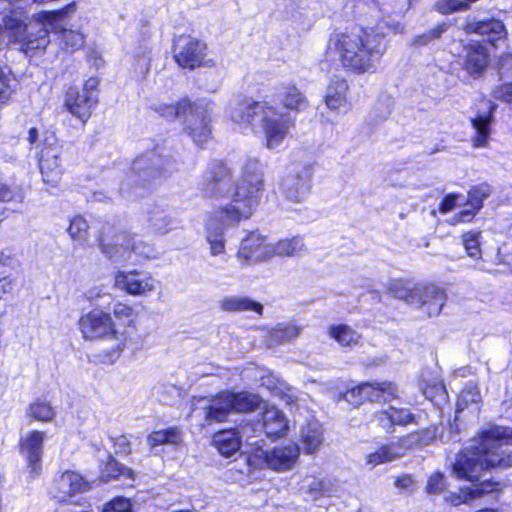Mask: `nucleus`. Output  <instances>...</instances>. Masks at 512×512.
<instances>
[{
	"mask_svg": "<svg viewBox=\"0 0 512 512\" xmlns=\"http://www.w3.org/2000/svg\"><path fill=\"white\" fill-rule=\"evenodd\" d=\"M380 25L374 28L335 30L328 38L325 58L354 74L374 73L387 50Z\"/></svg>",
	"mask_w": 512,
	"mask_h": 512,
	"instance_id": "1",
	"label": "nucleus"
},
{
	"mask_svg": "<svg viewBox=\"0 0 512 512\" xmlns=\"http://www.w3.org/2000/svg\"><path fill=\"white\" fill-rule=\"evenodd\" d=\"M131 255L132 254H136L140 257H143V258H146V259H151V258H155L156 257V251L155 249L143 242V241H137L135 236L132 235V242H131Z\"/></svg>",
	"mask_w": 512,
	"mask_h": 512,
	"instance_id": "53",
	"label": "nucleus"
},
{
	"mask_svg": "<svg viewBox=\"0 0 512 512\" xmlns=\"http://www.w3.org/2000/svg\"><path fill=\"white\" fill-rule=\"evenodd\" d=\"M403 456L402 444L390 443L380 446L376 451L367 454L366 463L374 468L392 462Z\"/></svg>",
	"mask_w": 512,
	"mask_h": 512,
	"instance_id": "35",
	"label": "nucleus"
},
{
	"mask_svg": "<svg viewBox=\"0 0 512 512\" xmlns=\"http://www.w3.org/2000/svg\"><path fill=\"white\" fill-rule=\"evenodd\" d=\"M59 34L58 40L63 49L74 52L83 47L85 42L84 35L76 30L62 29L57 32Z\"/></svg>",
	"mask_w": 512,
	"mask_h": 512,
	"instance_id": "42",
	"label": "nucleus"
},
{
	"mask_svg": "<svg viewBox=\"0 0 512 512\" xmlns=\"http://www.w3.org/2000/svg\"><path fill=\"white\" fill-rule=\"evenodd\" d=\"M242 380L250 382H260V384H274L278 379L267 369L250 366L242 372Z\"/></svg>",
	"mask_w": 512,
	"mask_h": 512,
	"instance_id": "44",
	"label": "nucleus"
},
{
	"mask_svg": "<svg viewBox=\"0 0 512 512\" xmlns=\"http://www.w3.org/2000/svg\"><path fill=\"white\" fill-rule=\"evenodd\" d=\"M462 28L466 33L485 36L493 46H497V42L504 40L507 36V30L503 22L496 18L478 20L468 16Z\"/></svg>",
	"mask_w": 512,
	"mask_h": 512,
	"instance_id": "19",
	"label": "nucleus"
},
{
	"mask_svg": "<svg viewBox=\"0 0 512 512\" xmlns=\"http://www.w3.org/2000/svg\"><path fill=\"white\" fill-rule=\"evenodd\" d=\"M22 2H9L0 0V12L9 14L3 17L4 27L9 37L14 42L21 44V49L26 55H34L36 51L44 50L49 44V27L63 15L61 11L43 12L39 16L43 23L36 22L27 25L23 14L18 11L25 7Z\"/></svg>",
	"mask_w": 512,
	"mask_h": 512,
	"instance_id": "5",
	"label": "nucleus"
},
{
	"mask_svg": "<svg viewBox=\"0 0 512 512\" xmlns=\"http://www.w3.org/2000/svg\"><path fill=\"white\" fill-rule=\"evenodd\" d=\"M311 170L302 163H292L285 171L281 182L282 192L293 202L303 201L310 192Z\"/></svg>",
	"mask_w": 512,
	"mask_h": 512,
	"instance_id": "14",
	"label": "nucleus"
},
{
	"mask_svg": "<svg viewBox=\"0 0 512 512\" xmlns=\"http://www.w3.org/2000/svg\"><path fill=\"white\" fill-rule=\"evenodd\" d=\"M263 405L262 399L249 392L222 393L211 401L205 409V418L208 424L223 422L230 411L251 412Z\"/></svg>",
	"mask_w": 512,
	"mask_h": 512,
	"instance_id": "9",
	"label": "nucleus"
},
{
	"mask_svg": "<svg viewBox=\"0 0 512 512\" xmlns=\"http://www.w3.org/2000/svg\"><path fill=\"white\" fill-rule=\"evenodd\" d=\"M418 287L434 288V289H436L437 292H439V294H441L442 301H441V303L439 305L438 311L435 312V313L432 312V310H430V306H432L436 302V297L428 296L426 293L421 295L420 303H413L412 306L422 309L430 317L431 316L439 315L441 310H442V308H443V306L445 305V302H446V299H447V296H446L444 290H442L441 288H439V287H437L435 285H422V284H419Z\"/></svg>",
	"mask_w": 512,
	"mask_h": 512,
	"instance_id": "43",
	"label": "nucleus"
},
{
	"mask_svg": "<svg viewBox=\"0 0 512 512\" xmlns=\"http://www.w3.org/2000/svg\"><path fill=\"white\" fill-rule=\"evenodd\" d=\"M30 416L38 421H51L55 416L54 409L46 401L37 400L29 407Z\"/></svg>",
	"mask_w": 512,
	"mask_h": 512,
	"instance_id": "46",
	"label": "nucleus"
},
{
	"mask_svg": "<svg viewBox=\"0 0 512 512\" xmlns=\"http://www.w3.org/2000/svg\"><path fill=\"white\" fill-rule=\"evenodd\" d=\"M158 281L146 271H117L114 275L115 288L132 296H146L155 291Z\"/></svg>",
	"mask_w": 512,
	"mask_h": 512,
	"instance_id": "16",
	"label": "nucleus"
},
{
	"mask_svg": "<svg viewBox=\"0 0 512 512\" xmlns=\"http://www.w3.org/2000/svg\"><path fill=\"white\" fill-rule=\"evenodd\" d=\"M478 386H465L458 395L457 398V411H462L469 404H477L480 399V392Z\"/></svg>",
	"mask_w": 512,
	"mask_h": 512,
	"instance_id": "48",
	"label": "nucleus"
},
{
	"mask_svg": "<svg viewBox=\"0 0 512 512\" xmlns=\"http://www.w3.org/2000/svg\"><path fill=\"white\" fill-rule=\"evenodd\" d=\"M132 504L128 498L117 497L105 505L103 512H130Z\"/></svg>",
	"mask_w": 512,
	"mask_h": 512,
	"instance_id": "54",
	"label": "nucleus"
},
{
	"mask_svg": "<svg viewBox=\"0 0 512 512\" xmlns=\"http://www.w3.org/2000/svg\"><path fill=\"white\" fill-rule=\"evenodd\" d=\"M479 209L475 207L467 206L459 214L455 216L456 222H469Z\"/></svg>",
	"mask_w": 512,
	"mask_h": 512,
	"instance_id": "62",
	"label": "nucleus"
},
{
	"mask_svg": "<svg viewBox=\"0 0 512 512\" xmlns=\"http://www.w3.org/2000/svg\"><path fill=\"white\" fill-rule=\"evenodd\" d=\"M277 99L286 110L302 112L309 107L306 96L294 85L284 86L277 93Z\"/></svg>",
	"mask_w": 512,
	"mask_h": 512,
	"instance_id": "32",
	"label": "nucleus"
},
{
	"mask_svg": "<svg viewBox=\"0 0 512 512\" xmlns=\"http://www.w3.org/2000/svg\"><path fill=\"white\" fill-rule=\"evenodd\" d=\"M391 387L392 386H386L385 388L382 386H353L345 392L340 391L339 399L342 398L354 406L361 405L366 398L371 402L385 403L390 401L393 397Z\"/></svg>",
	"mask_w": 512,
	"mask_h": 512,
	"instance_id": "22",
	"label": "nucleus"
},
{
	"mask_svg": "<svg viewBox=\"0 0 512 512\" xmlns=\"http://www.w3.org/2000/svg\"><path fill=\"white\" fill-rule=\"evenodd\" d=\"M146 442L151 450L162 445L172 446L177 449L185 444L183 430L176 426L153 431L147 436Z\"/></svg>",
	"mask_w": 512,
	"mask_h": 512,
	"instance_id": "29",
	"label": "nucleus"
},
{
	"mask_svg": "<svg viewBox=\"0 0 512 512\" xmlns=\"http://www.w3.org/2000/svg\"><path fill=\"white\" fill-rule=\"evenodd\" d=\"M82 337L88 341L106 340L112 342L104 363L115 362L124 351L129 340V333L117 328L112 315L101 309H92L81 315L78 321Z\"/></svg>",
	"mask_w": 512,
	"mask_h": 512,
	"instance_id": "7",
	"label": "nucleus"
},
{
	"mask_svg": "<svg viewBox=\"0 0 512 512\" xmlns=\"http://www.w3.org/2000/svg\"><path fill=\"white\" fill-rule=\"evenodd\" d=\"M324 440L323 429L317 420H310L300 429V442L307 454L316 452Z\"/></svg>",
	"mask_w": 512,
	"mask_h": 512,
	"instance_id": "30",
	"label": "nucleus"
},
{
	"mask_svg": "<svg viewBox=\"0 0 512 512\" xmlns=\"http://www.w3.org/2000/svg\"><path fill=\"white\" fill-rule=\"evenodd\" d=\"M394 425L406 426L414 422V415L408 409L390 407Z\"/></svg>",
	"mask_w": 512,
	"mask_h": 512,
	"instance_id": "55",
	"label": "nucleus"
},
{
	"mask_svg": "<svg viewBox=\"0 0 512 512\" xmlns=\"http://www.w3.org/2000/svg\"><path fill=\"white\" fill-rule=\"evenodd\" d=\"M89 225L82 216H75L68 227L70 237L75 241H84L87 236Z\"/></svg>",
	"mask_w": 512,
	"mask_h": 512,
	"instance_id": "49",
	"label": "nucleus"
},
{
	"mask_svg": "<svg viewBox=\"0 0 512 512\" xmlns=\"http://www.w3.org/2000/svg\"><path fill=\"white\" fill-rule=\"evenodd\" d=\"M0 201L2 202H22L23 195L19 192H15L10 189L7 185L0 183Z\"/></svg>",
	"mask_w": 512,
	"mask_h": 512,
	"instance_id": "58",
	"label": "nucleus"
},
{
	"mask_svg": "<svg viewBox=\"0 0 512 512\" xmlns=\"http://www.w3.org/2000/svg\"><path fill=\"white\" fill-rule=\"evenodd\" d=\"M132 474V470L110 458L106 464L103 477L105 478V481H108L110 478H118L120 476L132 479Z\"/></svg>",
	"mask_w": 512,
	"mask_h": 512,
	"instance_id": "51",
	"label": "nucleus"
},
{
	"mask_svg": "<svg viewBox=\"0 0 512 512\" xmlns=\"http://www.w3.org/2000/svg\"><path fill=\"white\" fill-rule=\"evenodd\" d=\"M12 289V281L8 275L0 274V299Z\"/></svg>",
	"mask_w": 512,
	"mask_h": 512,
	"instance_id": "64",
	"label": "nucleus"
},
{
	"mask_svg": "<svg viewBox=\"0 0 512 512\" xmlns=\"http://www.w3.org/2000/svg\"><path fill=\"white\" fill-rule=\"evenodd\" d=\"M436 297V302L430 306L432 312H437L439 305L442 301V296L434 288H422L415 285L411 287L403 280H393L389 285V293L397 298L404 300L406 303L412 306L413 303H420V297L422 294Z\"/></svg>",
	"mask_w": 512,
	"mask_h": 512,
	"instance_id": "21",
	"label": "nucleus"
},
{
	"mask_svg": "<svg viewBox=\"0 0 512 512\" xmlns=\"http://www.w3.org/2000/svg\"><path fill=\"white\" fill-rule=\"evenodd\" d=\"M301 331L302 327L295 323L278 324L267 332L265 344L267 347L283 344L297 338Z\"/></svg>",
	"mask_w": 512,
	"mask_h": 512,
	"instance_id": "34",
	"label": "nucleus"
},
{
	"mask_svg": "<svg viewBox=\"0 0 512 512\" xmlns=\"http://www.w3.org/2000/svg\"><path fill=\"white\" fill-rule=\"evenodd\" d=\"M493 96L495 99L512 102V83L504 84L496 88L493 92Z\"/></svg>",
	"mask_w": 512,
	"mask_h": 512,
	"instance_id": "60",
	"label": "nucleus"
},
{
	"mask_svg": "<svg viewBox=\"0 0 512 512\" xmlns=\"http://www.w3.org/2000/svg\"><path fill=\"white\" fill-rule=\"evenodd\" d=\"M325 104L330 110L338 113H347L351 109L345 79L337 78L331 81L326 90Z\"/></svg>",
	"mask_w": 512,
	"mask_h": 512,
	"instance_id": "26",
	"label": "nucleus"
},
{
	"mask_svg": "<svg viewBox=\"0 0 512 512\" xmlns=\"http://www.w3.org/2000/svg\"><path fill=\"white\" fill-rule=\"evenodd\" d=\"M212 107L208 103H192L185 119L184 128L193 141L202 145L211 137Z\"/></svg>",
	"mask_w": 512,
	"mask_h": 512,
	"instance_id": "15",
	"label": "nucleus"
},
{
	"mask_svg": "<svg viewBox=\"0 0 512 512\" xmlns=\"http://www.w3.org/2000/svg\"><path fill=\"white\" fill-rule=\"evenodd\" d=\"M445 480L444 475L441 473H436L430 476L427 483V492L430 494H439L444 490Z\"/></svg>",
	"mask_w": 512,
	"mask_h": 512,
	"instance_id": "56",
	"label": "nucleus"
},
{
	"mask_svg": "<svg viewBox=\"0 0 512 512\" xmlns=\"http://www.w3.org/2000/svg\"><path fill=\"white\" fill-rule=\"evenodd\" d=\"M248 426H241L240 429H227L222 430L214 434L213 445L223 456L229 457L236 453L241 446L243 438H246V442L253 445V442H249L250 437L248 436Z\"/></svg>",
	"mask_w": 512,
	"mask_h": 512,
	"instance_id": "25",
	"label": "nucleus"
},
{
	"mask_svg": "<svg viewBox=\"0 0 512 512\" xmlns=\"http://www.w3.org/2000/svg\"><path fill=\"white\" fill-rule=\"evenodd\" d=\"M96 103V95L79 91L77 88H69L64 106L73 116L85 123L90 118Z\"/></svg>",
	"mask_w": 512,
	"mask_h": 512,
	"instance_id": "24",
	"label": "nucleus"
},
{
	"mask_svg": "<svg viewBox=\"0 0 512 512\" xmlns=\"http://www.w3.org/2000/svg\"><path fill=\"white\" fill-rule=\"evenodd\" d=\"M436 437L435 430H422L420 432H415L407 435L403 439H401V443L403 447H411L413 445H428L431 443Z\"/></svg>",
	"mask_w": 512,
	"mask_h": 512,
	"instance_id": "47",
	"label": "nucleus"
},
{
	"mask_svg": "<svg viewBox=\"0 0 512 512\" xmlns=\"http://www.w3.org/2000/svg\"><path fill=\"white\" fill-rule=\"evenodd\" d=\"M299 457V447L290 443L275 446L270 450L256 447L250 454L249 461L252 465L266 467L277 472H285L293 469Z\"/></svg>",
	"mask_w": 512,
	"mask_h": 512,
	"instance_id": "11",
	"label": "nucleus"
},
{
	"mask_svg": "<svg viewBox=\"0 0 512 512\" xmlns=\"http://www.w3.org/2000/svg\"><path fill=\"white\" fill-rule=\"evenodd\" d=\"M497 483L489 480H483L478 484H473L471 487L462 488L459 494L452 493L446 499L451 502L452 505L457 506L462 503H466L470 500L478 498L485 493L492 492L496 489Z\"/></svg>",
	"mask_w": 512,
	"mask_h": 512,
	"instance_id": "33",
	"label": "nucleus"
},
{
	"mask_svg": "<svg viewBox=\"0 0 512 512\" xmlns=\"http://www.w3.org/2000/svg\"><path fill=\"white\" fill-rule=\"evenodd\" d=\"M458 196L455 194L448 195L440 204V212L447 213L451 211L456 206Z\"/></svg>",
	"mask_w": 512,
	"mask_h": 512,
	"instance_id": "63",
	"label": "nucleus"
},
{
	"mask_svg": "<svg viewBox=\"0 0 512 512\" xmlns=\"http://www.w3.org/2000/svg\"><path fill=\"white\" fill-rule=\"evenodd\" d=\"M56 488L60 494L57 497L64 501L67 496L90 490L91 484L84 480L80 474L66 471L56 480Z\"/></svg>",
	"mask_w": 512,
	"mask_h": 512,
	"instance_id": "28",
	"label": "nucleus"
},
{
	"mask_svg": "<svg viewBox=\"0 0 512 512\" xmlns=\"http://www.w3.org/2000/svg\"><path fill=\"white\" fill-rule=\"evenodd\" d=\"M301 488L309 493L313 499L331 496L334 492V487L329 481L320 480L313 476L305 477Z\"/></svg>",
	"mask_w": 512,
	"mask_h": 512,
	"instance_id": "40",
	"label": "nucleus"
},
{
	"mask_svg": "<svg viewBox=\"0 0 512 512\" xmlns=\"http://www.w3.org/2000/svg\"><path fill=\"white\" fill-rule=\"evenodd\" d=\"M377 421L379 423V425L386 431V432H392L393 431V427L395 426L394 425V422H392V414H391V410H390V407L388 409H385L383 411H380L377 413Z\"/></svg>",
	"mask_w": 512,
	"mask_h": 512,
	"instance_id": "59",
	"label": "nucleus"
},
{
	"mask_svg": "<svg viewBox=\"0 0 512 512\" xmlns=\"http://www.w3.org/2000/svg\"><path fill=\"white\" fill-rule=\"evenodd\" d=\"M131 242L132 235L128 232L113 235L104 233L99 238L102 253L115 263H125L131 260Z\"/></svg>",
	"mask_w": 512,
	"mask_h": 512,
	"instance_id": "18",
	"label": "nucleus"
},
{
	"mask_svg": "<svg viewBox=\"0 0 512 512\" xmlns=\"http://www.w3.org/2000/svg\"><path fill=\"white\" fill-rule=\"evenodd\" d=\"M512 466V427L493 425L482 431L479 440L461 451L452 464L459 479L477 482L490 468Z\"/></svg>",
	"mask_w": 512,
	"mask_h": 512,
	"instance_id": "3",
	"label": "nucleus"
},
{
	"mask_svg": "<svg viewBox=\"0 0 512 512\" xmlns=\"http://www.w3.org/2000/svg\"><path fill=\"white\" fill-rule=\"evenodd\" d=\"M218 307L229 313L255 312L261 316L263 305L248 296L228 295L218 301Z\"/></svg>",
	"mask_w": 512,
	"mask_h": 512,
	"instance_id": "27",
	"label": "nucleus"
},
{
	"mask_svg": "<svg viewBox=\"0 0 512 512\" xmlns=\"http://www.w3.org/2000/svg\"><path fill=\"white\" fill-rule=\"evenodd\" d=\"M238 260L246 265L264 262L272 259V243L265 236L250 233L242 240L237 253Z\"/></svg>",
	"mask_w": 512,
	"mask_h": 512,
	"instance_id": "17",
	"label": "nucleus"
},
{
	"mask_svg": "<svg viewBox=\"0 0 512 512\" xmlns=\"http://www.w3.org/2000/svg\"><path fill=\"white\" fill-rule=\"evenodd\" d=\"M261 420L252 428L254 432H264L269 438H279L288 429V420L284 413L275 406L264 405L261 412Z\"/></svg>",
	"mask_w": 512,
	"mask_h": 512,
	"instance_id": "20",
	"label": "nucleus"
},
{
	"mask_svg": "<svg viewBox=\"0 0 512 512\" xmlns=\"http://www.w3.org/2000/svg\"><path fill=\"white\" fill-rule=\"evenodd\" d=\"M166 164H170V160L164 159L156 151L147 152L138 157L132 165L131 172L126 179V186L139 185L145 186L147 183L158 178L160 175L169 171Z\"/></svg>",
	"mask_w": 512,
	"mask_h": 512,
	"instance_id": "13",
	"label": "nucleus"
},
{
	"mask_svg": "<svg viewBox=\"0 0 512 512\" xmlns=\"http://www.w3.org/2000/svg\"><path fill=\"white\" fill-rule=\"evenodd\" d=\"M22 2H9L0 0V12L9 14L3 17L4 27L9 37L14 42L21 44V49L26 55H34L36 51L44 50L49 44V27L63 15L61 11L43 12L39 16L43 23L36 22L27 25L23 14L18 11L25 7Z\"/></svg>",
	"mask_w": 512,
	"mask_h": 512,
	"instance_id": "6",
	"label": "nucleus"
},
{
	"mask_svg": "<svg viewBox=\"0 0 512 512\" xmlns=\"http://www.w3.org/2000/svg\"><path fill=\"white\" fill-rule=\"evenodd\" d=\"M46 434L40 431H30L21 439V451L25 456L32 477L39 475L41 470V457Z\"/></svg>",
	"mask_w": 512,
	"mask_h": 512,
	"instance_id": "23",
	"label": "nucleus"
},
{
	"mask_svg": "<svg viewBox=\"0 0 512 512\" xmlns=\"http://www.w3.org/2000/svg\"><path fill=\"white\" fill-rule=\"evenodd\" d=\"M305 251V244L301 237L282 239L272 243L273 257H294Z\"/></svg>",
	"mask_w": 512,
	"mask_h": 512,
	"instance_id": "39",
	"label": "nucleus"
},
{
	"mask_svg": "<svg viewBox=\"0 0 512 512\" xmlns=\"http://www.w3.org/2000/svg\"><path fill=\"white\" fill-rule=\"evenodd\" d=\"M230 119L240 126L249 127L258 119L265 137L266 147L279 148L288 136L294 120L289 113L278 110L267 101L244 99L231 106Z\"/></svg>",
	"mask_w": 512,
	"mask_h": 512,
	"instance_id": "4",
	"label": "nucleus"
},
{
	"mask_svg": "<svg viewBox=\"0 0 512 512\" xmlns=\"http://www.w3.org/2000/svg\"><path fill=\"white\" fill-rule=\"evenodd\" d=\"M465 50V69L473 76L480 75L488 64V56L485 47L479 43H470L465 46Z\"/></svg>",
	"mask_w": 512,
	"mask_h": 512,
	"instance_id": "31",
	"label": "nucleus"
},
{
	"mask_svg": "<svg viewBox=\"0 0 512 512\" xmlns=\"http://www.w3.org/2000/svg\"><path fill=\"white\" fill-rule=\"evenodd\" d=\"M490 195V188L488 185H480L474 187L469 191L467 206L480 209L483 201Z\"/></svg>",
	"mask_w": 512,
	"mask_h": 512,
	"instance_id": "52",
	"label": "nucleus"
},
{
	"mask_svg": "<svg viewBox=\"0 0 512 512\" xmlns=\"http://www.w3.org/2000/svg\"><path fill=\"white\" fill-rule=\"evenodd\" d=\"M263 194L262 173L255 161L244 169L242 182L236 187L231 203L218 207L206 220V239L213 256L225 251L224 230L249 219L258 207Z\"/></svg>",
	"mask_w": 512,
	"mask_h": 512,
	"instance_id": "2",
	"label": "nucleus"
},
{
	"mask_svg": "<svg viewBox=\"0 0 512 512\" xmlns=\"http://www.w3.org/2000/svg\"><path fill=\"white\" fill-rule=\"evenodd\" d=\"M62 153L63 147L55 136L45 138L38 165L43 182L52 188L58 186L64 172Z\"/></svg>",
	"mask_w": 512,
	"mask_h": 512,
	"instance_id": "12",
	"label": "nucleus"
},
{
	"mask_svg": "<svg viewBox=\"0 0 512 512\" xmlns=\"http://www.w3.org/2000/svg\"><path fill=\"white\" fill-rule=\"evenodd\" d=\"M173 58L179 67L194 70L213 67L215 62L207 58V45L191 35H178L173 40Z\"/></svg>",
	"mask_w": 512,
	"mask_h": 512,
	"instance_id": "10",
	"label": "nucleus"
},
{
	"mask_svg": "<svg viewBox=\"0 0 512 512\" xmlns=\"http://www.w3.org/2000/svg\"><path fill=\"white\" fill-rule=\"evenodd\" d=\"M178 222L163 210H153L147 216V230L150 233L163 235L175 229Z\"/></svg>",
	"mask_w": 512,
	"mask_h": 512,
	"instance_id": "37",
	"label": "nucleus"
},
{
	"mask_svg": "<svg viewBox=\"0 0 512 512\" xmlns=\"http://www.w3.org/2000/svg\"><path fill=\"white\" fill-rule=\"evenodd\" d=\"M446 30H447L446 24L437 25L434 29H432L428 33L418 36L417 39L415 40V43L419 44V45H426L431 40L439 38Z\"/></svg>",
	"mask_w": 512,
	"mask_h": 512,
	"instance_id": "57",
	"label": "nucleus"
},
{
	"mask_svg": "<svg viewBox=\"0 0 512 512\" xmlns=\"http://www.w3.org/2000/svg\"><path fill=\"white\" fill-rule=\"evenodd\" d=\"M329 335L335 339L341 346H352L358 343L360 335L346 325L332 326L329 329Z\"/></svg>",
	"mask_w": 512,
	"mask_h": 512,
	"instance_id": "41",
	"label": "nucleus"
},
{
	"mask_svg": "<svg viewBox=\"0 0 512 512\" xmlns=\"http://www.w3.org/2000/svg\"><path fill=\"white\" fill-rule=\"evenodd\" d=\"M192 103L188 100H182L178 102L177 104H163L159 107L155 108L157 112H159L161 115L167 118H174V117H186Z\"/></svg>",
	"mask_w": 512,
	"mask_h": 512,
	"instance_id": "45",
	"label": "nucleus"
},
{
	"mask_svg": "<svg viewBox=\"0 0 512 512\" xmlns=\"http://www.w3.org/2000/svg\"><path fill=\"white\" fill-rule=\"evenodd\" d=\"M250 161H255L259 164L262 178H264L263 165L259 160L251 158L246 160L242 167L240 180L233 185L230 167L223 161L213 160L207 165L203 173L200 182L201 191L208 198L229 199L228 203H231L232 194L236 187L242 182L244 169ZM262 183L264 184V179H262Z\"/></svg>",
	"mask_w": 512,
	"mask_h": 512,
	"instance_id": "8",
	"label": "nucleus"
},
{
	"mask_svg": "<svg viewBox=\"0 0 512 512\" xmlns=\"http://www.w3.org/2000/svg\"><path fill=\"white\" fill-rule=\"evenodd\" d=\"M480 233L468 232L463 235V245L469 257L473 259L481 258Z\"/></svg>",
	"mask_w": 512,
	"mask_h": 512,
	"instance_id": "50",
	"label": "nucleus"
},
{
	"mask_svg": "<svg viewBox=\"0 0 512 512\" xmlns=\"http://www.w3.org/2000/svg\"><path fill=\"white\" fill-rule=\"evenodd\" d=\"M110 314L116 322L117 328L128 333L129 328L135 327L138 314L131 305L117 301L114 303Z\"/></svg>",
	"mask_w": 512,
	"mask_h": 512,
	"instance_id": "38",
	"label": "nucleus"
},
{
	"mask_svg": "<svg viewBox=\"0 0 512 512\" xmlns=\"http://www.w3.org/2000/svg\"><path fill=\"white\" fill-rule=\"evenodd\" d=\"M491 122V113L478 114L471 119L472 127L475 131L474 135L471 137V143L474 148H484L488 146Z\"/></svg>",
	"mask_w": 512,
	"mask_h": 512,
	"instance_id": "36",
	"label": "nucleus"
},
{
	"mask_svg": "<svg viewBox=\"0 0 512 512\" xmlns=\"http://www.w3.org/2000/svg\"><path fill=\"white\" fill-rule=\"evenodd\" d=\"M86 297L90 302H97L98 300H100L102 298L112 299V295L110 293L106 292L101 287H94V288L89 289L86 292Z\"/></svg>",
	"mask_w": 512,
	"mask_h": 512,
	"instance_id": "61",
	"label": "nucleus"
}]
</instances>
